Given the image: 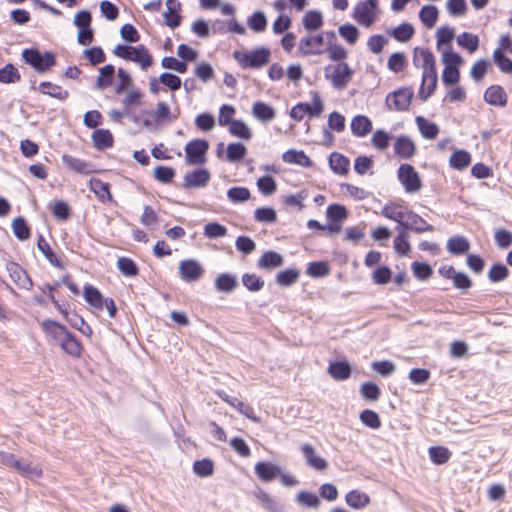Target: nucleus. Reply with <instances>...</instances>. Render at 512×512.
I'll return each instance as SVG.
<instances>
[{"label":"nucleus","instance_id":"obj_52","mask_svg":"<svg viewBox=\"0 0 512 512\" xmlns=\"http://www.w3.org/2000/svg\"><path fill=\"white\" fill-rule=\"evenodd\" d=\"M326 217L328 221L343 222L348 217V210L342 204H330L326 209Z\"/></svg>","mask_w":512,"mask_h":512},{"label":"nucleus","instance_id":"obj_8","mask_svg":"<svg viewBox=\"0 0 512 512\" xmlns=\"http://www.w3.org/2000/svg\"><path fill=\"white\" fill-rule=\"evenodd\" d=\"M6 269L12 281L21 289L30 290L33 287V282L28 275L27 271L20 266L17 262L9 261L6 264Z\"/></svg>","mask_w":512,"mask_h":512},{"label":"nucleus","instance_id":"obj_17","mask_svg":"<svg viewBox=\"0 0 512 512\" xmlns=\"http://www.w3.org/2000/svg\"><path fill=\"white\" fill-rule=\"evenodd\" d=\"M353 17L359 24L369 27L374 23L376 15L375 10L360 1L354 7Z\"/></svg>","mask_w":512,"mask_h":512},{"label":"nucleus","instance_id":"obj_25","mask_svg":"<svg viewBox=\"0 0 512 512\" xmlns=\"http://www.w3.org/2000/svg\"><path fill=\"white\" fill-rule=\"evenodd\" d=\"M92 142L97 150L103 151L113 146L114 138L110 130L96 129L92 134Z\"/></svg>","mask_w":512,"mask_h":512},{"label":"nucleus","instance_id":"obj_11","mask_svg":"<svg viewBox=\"0 0 512 512\" xmlns=\"http://www.w3.org/2000/svg\"><path fill=\"white\" fill-rule=\"evenodd\" d=\"M255 474L262 482H271L281 474V468L270 461H259L256 463Z\"/></svg>","mask_w":512,"mask_h":512},{"label":"nucleus","instance_id":"obj_44","mask_svg":"<svg viewBox=\"0 0 512 512\" xmlns=\"http://www.w3.org/2000/svg\"><path fill=\"white\" fill-rule=\"evenodd\" d=\"M12 230L15 237L20 241L28 240L31 236V230L23 216L16 217L12 222Z\"/></svg>","mask_w":512,"mask_h":512},{"label":"nucleus","instance_id":"obj_6","mask_svg":"<svg viewBox=\"0 0 512 512\" xmlns=\"http://www.w3.org/2000/svg\"><path fill=\"white\" fill-rule=\"evenodd\" d=\"M413 97V90L411 88L402 87L391 93L386 97V105L389 109L395 111H406Z\"/></svg>","mask_w":512,"mask_h":512},{"label":"nucleus","instance_id":"obj_48","mask_svg":"<svg viewBox=\"0 0 512 512\" xmlns=\"http://www.w3.org/2000/svg\"><path fill=\"white\" fill-rule=\"evenodd\" d=\"M116 266L121 274L126 277H136L139 274V268L136 262L129 257H119Z\"/></svg>","mask_w":512,"mask_h":512},{"label":"nucleus","instance_id":"obj_1","mask_svg":"<svg viewBox=\"0 0 512 512\" xmlns=\"http://www.w3.org/2000/svg\"><path fill=\"white\" fill-rule=\"evenodd\" d=\"M22 60L38 73H45L56 65V56L52 51L41 53L37 48H26L21 53Z\"/></svg>","mask_w":512,"mask_h":512},{"label":"nucleus","instance_id":"obj_61","mask_svg":"<svg viewBox=\"0 0 512 512\" xmlns=\"http://www.w3.org/2000/svg\"><path fill=\"white\" fill-rule=\"evenodd\" d=\"M227 197L232 203H243L250 199V190L246 187L234 186L228 189Z\"/></svg>","mask_w":512,"mask_h":512},{"label":"nucleus","instance_id":"obj_31","mask_svg":"<svg viewBox=\"0 0 512 512\" xmlns=\"http://www.w3.org/2000/svg\"><path fill=\"white\" fill-rule=\"evenodd\" d=\"M371 120L364 115H356L351 121V131L357 137H364L372 131Z\"/></svg>","mask_w":512,"mask_h":512},{"label":"nucleus","instance_id":"obj_22","mask_svg":"<svg viewBox=\"0 0 512 512\" xmlns=\"http://www.w3.org/2000/svg\"><path fill=\"white\" fill-rule=\"evenodd\" d=\"M62 162L72 171L88 175L93 172L92 164L69 154L62 155Z\"/></svg>","mask_w":512,"mask_h":512},{"label":"nucleus","instance_id":"obj_24","mask_svg":"<svg viewBox=\"0 0 512 512\" xmlns=\"http://www.w3.org/2000/svg\"><path fill=\"white\" fill-rule=\"evenodd\" d=\"M61 349L72 358H78L82 353V345L75 335L69 331L68 334L63 338L60 345Z\"/></svg>","mask_w":512,"mask_h":512},{"label":"nucleus","instance_id":"obj_18","mask_svg":"<svg viewBox=\"0 0 512 512\" xmlns=\"http://www.w3.org/2000/svg\"><path fill=\"white\" fill-rule=\"evenodd\" d=\"M90 190L96 195L98 200L102 203H112L113 196L110 192V184L103 182L97 178H91L89 181Z\"/></svg>","mask_w":512,"mask_h":512},{"label":"nucleus","instance_id":"obj_12","mask_svg":"<svg viewBox=\"0 0 512 512\" xmlns=\"http://www.w3.org/2000/svg\"><path fill=\"white\" fill-rule=\"evenodd\" d=\"M41 328L45 334L50 336L58 345H60L66 334L69 333L67 327L55 320L46 319L42 322Z\"/></svg>","mask_w":512,"mask_h":512},{"label":"nucleus","instance_id":"obj_41","mask_svg":"<svg viewBox=\"0 0 512 512\" xmlns=\"http://www.w3.org/2000/svg\"><path fill=\"white\" fill-rule=\"evenodd\" d=\"M471 163V155L468 151L459 149L452 153L449 164L456 170H463Z\"/></svg>","mask_w":512,"mask_h":512},{"label":"nucleus","instance_id":"obj_46","mask_svg":"<svg viewBox=\"0 0 512 512\" xmlns=\"http://www.w3.org/2000/svg\"><path fill=\"white\" fill-rule=\"evenodd\" d=\"M405 214H408L407 218L410 220L412 231L416 233H423L432 232L434 230V227L431 224L427 223L426 220L414 211L409 210V212H405Z\"/></svg>","mask_w":512,"mask_h":512},{"label":"nucleus","instance_id":"obj_21","mask_svg":"<svg viewBox=\"0 0 512 512\" xmlns=\"http://www.w3.org/2000/svg\"><path fill=\"white\" fill-rule=\"evenodd\" d=\"M327 371L333 379L337 381H344L351 376L352 368L348 361L341 360L331 362Z\"/></svg>","mask_w":512,"mask_h":512},{"label":"nucleus","instance_id":"obj_54","mask_svg":"<svg viewBox=\"0 0 512 512\" xmlns=\"http://www.w3.org/2000/svg\"><path fill=\"white\" fill-rule=\"evenodd\" d=\"M248 27L256 32L261 33L266 30L267 18L264 12L255 11L247 20Z\"/></svg>","mask_w":512,"mask_h":512},{"label":"nucleus","instance_id":"obj_27","mask_svg":"<svg viewBox=\"0 0 512 512\" xmlns=\"http://www.w3.org/2000/svg\"><path fill=\"white\" fill-rule=\"evenodd\" d=\"M38 90L40 93L60 101H64L69 97V92L67 90L50 81H42L38 86Z\"/></svg>","mask_w":512,"mask_h":512},{"label":"nucleus","instance_id":"obj_29","mask_svg":"<svg viewBox=\"0 0 512 512\" xmlns=\"http://www.w3.org/2000/svg\"><path fill=\"white\" fill-rule=\"evenodd\" d=\"M331 170L339 175H346L349 172L350 161L341 153L332 152L328 158Z\"/></svg>","mask_w":512,"mask_h":512},{"label":"nucleus","instance_id":"obj_16","mask_svg":"<svg viewBox=\"0 0 512 512\" xmlns=\"http://www.w3.org/2000/svg\"><path fill=\"white\" fill-rule=\"evenodd\" d=\"M394 152L401 159H410L416 153V146L408 136L401 135L394 143Z\"/></svg>","mask_w":512,"mask_h":512},{"label":"nucleus","instance_id":"obj_4","mask_svg":"<svg viewBox=\"0 0 512 512\" xmlns=\"http://www.w3.org/2000/svg\"><path fill=\"white\" fill-rule=\"evenodd\" d=\"M209 143L205 139H194L185 146V161L189 165L204 164Z\"/></svg>","mask_w":512,"mask_h":512},{"label":"nucleus","instance_id":"obj_35","mask_svg":"<svg viewBox=\"0 0 512 512\" xmlns=\"http://www.w3.org/2000/svg\"><path fill=\"white\" fill-rule=\"evenodd\" d=\"M414 33L415 29L413 25L408 22L401 23L397 27L388 30V34L401 43L408 42L413 37Z\"/></svg>","mask_w":512,"mask_h":512},{"label":"nucleus","instance_id":"obj_39","mask_svg":"<svg viewBox=\"0 0 512 512\" xmlns=\"http://www.w3.org/2000/svg\"><path fill=\"white\" fill-rule=\"evenodd\" d=\"M37 247L51 265L56 268L64 269L63 262L57 257L55 252L52 250L42 235L39 236Z\"/></svg>","mask_w":512,"mask_h":512},{"label":"nucleus","instance_id":"obj_47","mask_svg":"<svg viewBox=\"0 0 512 512\" xmlns=\"http://www.w3.org/2000/svg\"><path fill=\"white\" fill-rule=\"evenodd\" d=\"M398 235L394 238V249L396 253L400 256H406L411 251V246L409 244L408 238L409 235L404 229L397 228Z\"/></svg>","mask_w":512,"mask_h":512},{"label":"nucleus","instance_id":"obj_30","mask_svg":"<svg viewBox=\"0 0 512 512\" xmlns=\"http://www.w3.org/2000/svg\"><path fill=\"white\" fill-rule=\"evenodd\" d=\"M345 501L353 509H363L370 504V497L367 493L354 489L345 495Z\"/></svg>","mask_w":512,"mask_h":512},{"label":"nucleus","instance_id":"obj_58","mask_svg":"<svg viewBox=\"0 0 512 512\" xmlns=\"http://www.w3.org/2000/svg\"><path fill=\"white\" fill-rule=\"evenodd\" d=\"M176 175L175 170L169 166L159 165L154 168L153 177L162 184L171 183Z\"/></svg>","mask_w":512,"mask_h":512},{"label":"nucleus","instance_id":"obj_34","mask_svg":"<svg viewBox=\"0 0 512 512\" xmlns=\"http://www.w3.org/2000/svg\"><path fill=\"white\" fill-rule=\"evenodd\" d=\"M115 74V67L112 64H107L99 69V75L95 82V88L104 90L112 85Z\"/></svg>","mask_w":512,"mask_h":512},{"label":"nucleus","instance_id":"obj_56","mask_svg":"<svg viewBox=\"0 0 512 512\" xmlns=\"http://www.w3.org/2000/svg\"><path fill=\"white\" fill-rule=\"evenodd\" d=\"M510 274L509 269L502 263H494L488 271V279L492 283L505 280Z\"/></svg>","mask_w":512,"mask_h":512},{"label":"nucleus","instance_id":"obj_2","mask_svg":"<svg viewBox=\"0 0 512 512\" xmlns=\"http://www.w3.org/2000/svg\"><path fill=\"white\" fill-rule=\"evenodd\" d=\"M271 52L266 47H259L246 52H234L233 57L244 68L260 69L270 61Z\"/></svg>","mask_w":512,"mask_h":512},{"label":"nucleus","instance_id":"obj_20","mask_svg":"<svg viewBox=\"0 0 512 512\" xmlns=\"http://www.w3.org/2000/svg\"><path fill=\"white\" fill-rule=\"evenodd\" d=\"M284 263L283 256L273 250H268L262 254L257 261V267L259 269L271 270L282 266Z\"/></svg>","mask_w":512,"mask_h":512},{"label":"nucleus","instance_id":"obj_19","mask_svg":"<svg viewBox=\"0 0 512 512\" xmlns=\"http://www.w3.org/2000/svg\"><path fill=\"white\" fill-rule=\"evenodd\" d=\"M282 160L285 163L299 165L305 168H311L314 164L303 150L289 149L282 154Z\"/></svg>","mask_w":512,"mask_h":512},{"label":"nucleus","instance_id":"obj_40","mask_svg":"<svg viewBox=\"0 0 512 512\" xmlns=\"http://www.w3.org/2000/svg\"><path fill=\"white\" fill-rule=\"evenodd\" d=\"M132 51H135L133 55V62L139 64L143 70H146L153 64V57L149 53L148 49L144 45L136 47H128Z\"/></svg>","mask_w":512,"mask_h":512},{"label":"nucleus","instance_id":"obj_59","mask_svg":"<svg viewBox=\"0 0 512 512\" xmlns=\"http://www.w3.org/2000/svg\"><path fill=\"white\" fill-rule=\"evenodd\" d=\"M362 424L371 429H379L381 420L377 412L371 409H364L359 415Z\"/></svg>","mask_w":512,"mask_h":512},{"label":"nucleus","instance_id":"obj_42","mask_svg":"<svg viewBox=\"0 0 512 512\" xmlns=\"http://www.w3.org/2000/svg\"><path fill=\"white\" fill-rule=\"evenodd\" d=\"M438 16V8L434 5H425L419 11V18L421 22L429 29L435 26Z\"/></svg>","mask_w":512,"mask_h":512},{"label":"nucleus","instance_id":"obj_50","mask_svg":"<svg viewBox=\"0 0 512 512\" xmlns=\"http://www.w3.org/2000/svg\"><path fill=\"white\" fill-rule=\"evenodd\" d=\"M229 133L232 136L238 137L243 140H250L252 138V132L248 125L241 119L234 120L229 126Z\"/></svg>","mask_w":512,"mask_h":512},{"label":"nucleus","instance_id":"obj_15","mask_svg":"<svg viewBox=\"0 0 512 512\" xmlns=\"http://www.w3.org/2000/svg\"><path fill=\"white\" fill-rule=\"evenodd\" d=\"M301 451L306 460L307 465H309L310 467L317 471H324L327 469L328 462L324 458L316 455L315 449L311 444H303L301 446Z\"/></svg>","mask_w":512,"mask_h":512},{"label":"nucleus","instance_id":"obj_33","mask_svg":"<svg viewBox=\"0 0 512 512\" xmlns=\"http://www.w3.org/2000/svg\"><path fill=\"white\" fill-rule=\"evenodd\" d=\"M300 278V270L292 267L277 273L275 282L281 287H290L298 282Z\"/></svg>","mask_w":512,"mask_h":512},{"label":"nucleus","instance_id":"obj_60","mask_svg":"<svg viewBox=\"0 0 512 512\" xmlns=\"http://www.w3.org/2000/svg\"><path fill=\"white\" fill-rule=\"evenodd\" d=\"M242 283L250 292H258L264 287L262 277L254 273H244L242 275Z\"/></svg>","mask_w":512,"mask_h":512},{"label":"nucleus","instance_id":"obj_37","mask_svg":"<svg viewBox=\"0 0 512 512\" xmlns=\"http://www.w3.org/2000/svg\"><path fill=\"white\" fill-rule=\"evenodd\" d=\"M405 212H409V209L397 203H388L382 208L381 214L387 219L400 222V219L407 218Z\"/></svg>","mask_w":512,"mask_h":512},{"label":"nucleus","instance_id":"obj_26","mask_svg":"<svg viewBox=\"0 0 512 512\" xmlns=\"http://www.w3.org/2000/svg\"><path fill=\"white\" fill-rule=\"evenodd\" d=\"M83 296L85 301L94 309L103 310V302L106 298L103 297L100 290L90 284H86L83 289Z\"/></svg>","mask_w":512,"mask_h":512},{"label":"nucleus","instance_id":"obj_10","mask_svg":"<svg viewBox=\"0 0 512 512\" xmlns=\"http://www.w3.org/2000/svg\"><path fill=\"white\" fill-rule=\"evenodd\" d=\"M217 395L226 403L237 409L241 414L245 415L248 419L255 423L260 422V418L256 416L254 408L248 404H245L236 397L229 396L225 391H217Z\"/></svg>","mask_w":512,"mask_h":512},{"label":"nucleus","instance_id":"obj_53","mask_svg":"<svg viewBox=\"0 0 512 512\" xmlns=\"http://www.w3.org/2000/svg\"><path fill=\"white\" fill-rule=\"evenodd\" d=\"M492 59L502 73L512 74V60L502 52V49H495Z\"/></svg>","mask_w":512,"mask_h":512},{"label":"nucleus","instance_id":"obj_23","mask_svg":"<svg viewBox=\"0 0 512 512\" xmlns=\"http://www.w3.org/2000/svg\"><path fill=\"white\" fill-rule=\"evenodd\" d=\"M214 285L218 292L231 293L239 284L236 275L231 273H222L216 277Z\"/></svg>","mask_w":512,"mask_h":512},{"label":"nucleus","instance_id":"obj_49","mask_svg":"<svg viewBox=\"0 0 512 512\" xmlns=\"http://www.w3.org/2000/svg\"><path fill=\"white\" fill-rule=\"evenodd\" d=\"M430 460L436 465H442L451 458V451L444 446H432L428 450Z\"/></svg>","mask_w":512,"mask_h":512},{"label":"nucleus","instance_id":"obj_9","mask_svg":"<svg viewBox=\"0 0 512 512\" xmlns=\"http://www.w3.org/2000/svg\"><path fill=\"white\" fill-rule=\"evenodd\" d=\"M211 178V174L206 168H197L184 175L182 187L184 189L203 188Z\"/></svg>","mask_w":512,"mask_h":512},{"label":"nucleus","instance_id":"obj_38","mask_svg":"<svg viewBox=\"0 0 512 512\" xmlns=\"http://www.w3.org/2000/svg\"><path fill=\"white\" fill-rule=\"evenodd\" d=\"M470 243L462 235L451 237L447 241V250L453 255H462L469 251Z\"/></svg>","mask_w":512,"mask_h":512},{"label":"nucleus","instance_id":"obj_43","mask_svg":"<svg viewBox=\"0 0 512 512\" xmlns=\"http://www.w3.org/2000/svg\"><path fill=\"white\" fill-rule=\"evenodd\" d=\"M20 80L21 74L14 64L7 63L4 67L0 68V83L15 84Z\"/></svg>","mask_w":512,"mask_h":512},{"label":"nucleus","instance_id":"obj_55","mask_svg":"<svg viewBox=\"0 0 512 512\" xmlns=\"http://www.w3.org/2000/svg\"><path fill=\"white\" fill-rule=\"evenodd\" d=\"M306 273L313 278L325 277L330 273V266L326 261L310 262L307 266Z\"/></svg>","mask_w":512,"mask_h":512},{"label":"nucleus","instance_id":"obj_64","mask_svg":"<svg viewBox=\"0 0 512 512\" xmlns=\"http://www.w3.org/2000/svg\"><path fill=\"white\" fill-rule=\"evenodd\" d=\"M296 501L304 507L313 509L318 508L321 504L319 497L315 493L308 491H300L297 494Z\"/></svg>","mask_w":512,"mask_h":512},{"label":"nucleus","instance_id":"obj_5","mask_svg":"<svg viewBox=\"0 0 512 512\" xmlns=\"http://www.w3.org/2000/svg\"><path fill=\"white\" fill-rule=\"evenodd\" d=\"M398 178L408 193H415L421 189L422 182L418 172L411 164H401L398 169Z\"/></svg>","mask_w":512,"mask_h":512},{"label":"nucleus","instance_id":"obj_32","mask_svg":"<svg viewBox=\"0 0 512 512\" xmlns=\"http://www.w3.org/2000/svg\"><path fill=\"white\" fill-rule=\"evenodd\" d=\"M415 121L423 138L432 140L437 137L439 127L436 123L427 120L423 116H417Z\"/></svg>","mask_w":512,"mask_h":512},{"label":"nucleus","instance_id":"obj_14","mask_svg":"<svg viewBox=\"0 0 512 512\" xmlns=\"http://www.w3.org/2000/svg\"><path fill=\"white\" fill-rule=\"evenodd\" d=\"M484 100L486 103L493 105L504 107L507 105V94L504 88L500 85H491L484 92Z\"/></svg>","mask_w":512,"mask_h":512},{"label":"nucleus","instance_id":"obj_45","mask_svg":"<svg viewBox=\"0 0 512 512\" xmlns=\"http://www.w3.org/2000/svg\"><path fill=\"white\" fill-rule=\"evenodd\" d=\"M247 154L246 146L241 142L229 143L226 150V159L235 163L244 159Z\"/></svg>","mask_w":512,"mask_h":512},{"label":"nucleus","instance_id":"obj_28","mask_svg":"<svg viewBox=\"0 0 512 512\" xmlns=\"http://www.w3.org/2000/svg\"><path fill=\"white\" fill-rule=\"evenodd\" d=\"M252 115L259 121L269 122L276 117V111L271 105L257 101L252 106Z\"/></svg>","mask_w":512,"mask_h":512},{"label":"nucleus","instance_id":"obj_13","mask_svg":"<svg viewBox=\"0 0 512 512\" xmlns=\"http://www.w3.org/2000/svg\"><path fill=\"white\" fill-rule=\"evenodd\" d=\"M166 7L167 11L163 14L165 24L172 29L179 27L182 22L181 3L178 0H166Z\"/></svg>","mask_w":512,"mask_h":512},{"label":"nucleus","instance_id":"obj_36","mask_svg":"<svg viewBox=\"0 0 512 512\" xmlns=\"http://www.w3.org/2000/svg\"><path fill=\"white\" fill-rule=\"evenodd\" d=\"M323 23V15L319 10L308 11L302 19L303 27L308 32H314L320 29L323 26Z\"/></svg>","mask_w":512,"mask_h":512},{"label":"nucleus","instance_id":"obj_7","mask_svg":"<svg viewBox=\"0 0 512 512\" xmlns=\"http://www.w3.org/2000/svg\"><path fill=\"white\" fill-rule=\"evenodd\" d=\"M204 273L201 264L195 259H186L179 264V274L183 281L187 283L198 281Z\"/></svg>","mask_w":512,"mask_h":512},{"label":"nucleus","instance_id":"obj_51","mask_svg":"<svg viewBox=\"0 0 512 512\" xmlns=\"http://www.w3.org/2000/svg\"><path fill=\"white\" fill-rule=\"evenodd\" d=\"M456 40L459 46L468 50L470 53L475 52L479 47L478 36L469 32L459 34Z\"/></svg>","mask_w":512,"mask_h":512},{"label":"nucleus","instance_id":"obj_57","mask_svg":"<svg viewBox=\"0 0 512 512\" xmlns=\"http://www.w3.org/2000/svg\"><path fill=\"white\" fill-rule=\"evenodd\" d=\"M254 220L259 223H274L277 220V213L272 207H260L254 211Z\"/></svg>","mask_w":512,"mask_h":512},{"label":"nucleus","instance_id":"obj_62","mask_svg":"<svg viewBox=\"0 0 512 512\" xmlns=\"http://www.w3.org/2000/svg\"><path fill=\"white\" fill-rule=\"evenodd\" d=\"M193 471L200 477L211 476L214 472V462L209 458L196 460L193 464Z\"/></svg>","mask_w":512,"mask_h":512},{"label":"nucleus","instance_id":"obj_63","mask_svg":"<svg viewBox=\"0 0 512 512\" xmlns=\"http://www.w3.org/2000/svg\"><path fill=\"white\" fill-rule=\"evenodd\" d=\"M360 394L367 401H377L380 397L381 390L374 382H365L360 387Z\"/></svg>","mask_w":512,"mask_h":512},{"label":"nucleus","instance_id":"obj_3","mask_svg":"<svg viewBox=\"0 0 512 512\" xmlns=\"http://www.w3.org/2000/svg\"><path fill=\"white\" fill-rule=\"evenodd\" d=\"M325 78L331 81L336 90H343L351 81L354 71L346 62H339L336 65H327L324 68Z\"/></svg>","mask_w":512,"mask_h":512}]
</instances>
